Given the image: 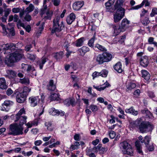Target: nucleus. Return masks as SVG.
Returning <instances> with one entry per match:
<instances>
[{
  "instance_id": "obj_46",
  "label": "nucleus",
  "mask_w": 157,
  "mask_h": 157,
  "mask_svg": "<svg viewBox=\"0 0 157 157\" xmlns=\"http://www.w3.org/2000/svg\"><path fill=\"white\" fill-rule=\"evenodd\" d=\"M154 38L152 37H150L148 39V42L150 44H153L155 46L157 47V43L154 41Z\"/></svg>"
},
{
  "instance_id": "obj_10",
  "label": "nucleus",
  "mask_w": 157,
  "mask_h": 157,
  "mask_svg": "<svg viewBox=\"0 0 157 157\" xmlns=\"http://www.w3.org/2000/svg\"><path fill=\"white\" fill-rule=\"evenodd\" d=\"M13 104V102L12 101L9 100H6L2 104V110L6 111H8L9 110L8 107L12 106Z\"/></svg>"
},
{
  "instance_id": "obj_38",
  "label": "nucleus",
  "mask_w": 157,
  "mask_h": 157,
  "mask_svg": "<svg viewBox=\"0 0 157 157\" xmlns=\"http://www.w3.org/2000/svg\"><path fill=\"white\" fill-rule=\"evenodd\" d=\"M27 119V117H23L20 118L18 120L19 121V125L21 126L24 124L25 123Z\"/></svg>"
},
{
  "instance_id": "obj_43",
  "label": "nucleus",
  "mask_w": 157,
  "mask_h": 157,
  "mask_svg": "<svg viewBox=\"0 0 157 157\" xmlns=\"http://www.w3.org/2000/svg\"><path fill=\"white\" fill-rule=\"evenodd\" d=\"M95 39V37L94 36L89 41L88 44L90 47L91 48L93 47L94 46V42Z\"/></svg>"
},
{
  "instance_id": "obj_22",
  "label": "nucleus",
  "mask_w": 157,
  "mask_h": 157,
  "mask_svg": "<svg viewBox=\"0 0 157 157\" xmlns=\"http://www.w3.org/2000/svg\"><path fill=\"white\" fill-rule=\"evenodd\" d=\"M48 60L47 58L43 57L37 62V64L39 66L40 69H42L44 64Z\"/></svg>"
},
{
  "instance_id": "obj_54",
  "label": "nucleus",
  "mask_w": 157,
  "mask_h": 157,
  "mask_svg": "<svg viewBox=\"0 0 157 157\" xmlns=\"http://www.w3.org/2000/svg\"><path fill=\"white\" fill-rule=\"evenodd\" d=\"M90 108L93 112L96 111L98 109L97 106L93 105H91L90 107Z\"/></svg>"
},
{
  "instance_id": "obj_24",
  "label": "nucleus",
  "mask_w": 157,
  "mask_h": 157,
  "mask_svg": "<svg viewBox=\"0 0 157 157\" xmlns=\"http://www.w3.org/2000/svg\"><path fill=\"white\" fill-rule=\"evenodd\" d=\"M6 72L7 76L10 78H13L16 76V73L14 71L11 70H8Z\"/></svg>"
},
{
  "instance_id": "obj_37",
  "label": "nucleus",
  "mask_w": 157,
  "mask_h": 157,
  "mask_svg": "<svg viewBox=\"0 0 157 157\" xmlns=\"http://www.w3.org/2000/svg\"><path fill=\"white\" fill-rule=\"evenodd\" d=\"M63 53L62 52H57L54 54L53 57L56 59H61L63 57Z\"/></svg>"
},
{
  "instance_id": "obj_12",
  "label": "nucleus",
  "mask_w": 157,
  "mask_h": 157,
  "mask_svg": "<svg viewBox=\"0 0 157 157\" xmlns=\"http://www.w3.org/2000/svg\"><path fill=\"white\" fill-rule=\"evenodd\" d=\"M92 149L93 151L95 153H97L99 151L100 153L101 154L104 153V152L106 151L105 148L102 147L101 144H99L97 146L93 147Z\"/></svg>"
},
{
  "instance_id": "obj_26",
  "label": "nucleus",
  "mask_w": 157,
  "mask_h": 157,
  "mask_svg": "<svg viewBox=\"0 0 157 157\" xmlns=\"http://www.w3.org/2000/svg\"><path fill=\"white\" fill-rule=\"evenodd\" d=\"M8 25L10 26V28L8 27L7 28V30L8 32L9 33L8 36L10 37H11L14 36L15 35V32L14 28L13 27L10 28V23H8Z\"/></svg>"
},
{
  "instance_id": "obj_47",
  "label": "nucleus",
  "mask_w": 157,
  "mask_h": 157,
  "mask_svg": "<svg viewBox=\"0 0 157 157\" xmlns=\"http://www.w3.org/2000/svg\"><path fill=\"white\" fill-rule=\"evenodd\" d=\"M52 125L51 123L50 122H46L45 123V125L47 127V129L50 131H51L53 129Z\"/></svg>"
},
{
  "instance_id": "obj_27",
  "label": "nucleus",
  "mask_w": 157,
  "mask_h": 157,
  "mask_svg": "<svg viewBox=\"0 0 157 157\" xmlns=\"http://www.w3.org/2000/svg\"><path fill=\"white\" fill-rule=\"evenodd\" d=\"M122 151L123 153L124 154H127L131 156L133 154V150L131 146L125 150H123Z\"/></svg>"
},
{
  "instance_id": "obj_13",
  "label": "nucleus",
  "mask_w": 157,
  "mask_h": 157,
  "mask_svg": "<svg viewBox=\"0 0 157 157\" xmlns=\"http://www.w3.org/2000/svg\"><path fill=\"white\" fill-rule=\"evenodd\" d=\"M16 98L17 101L21 103L23 102L25 100L26 96H25V94H24L23 93H19L17 94Z\"/></svg>"
},
{
  "instance_id": "obj_51",
  "label": "nucleus",
  "mask_w": 157,
  "mask_h": 157,
  "mask_svg": "<svg viewBox=\"0 0 157 157\" xmlns=\"http://www.w3.org/2000/svg\"><path fill=\"white\" fill-rule=\"evenodd\" d=\"M107 74L108 71L106 70H104L101 72V76L102 77H106L107 76Z\"/></svg>"
},
{
  "instance_id": "obj_9",
  "label": "nucleus",
  "mask_w": 157,
  "mask_h": 157,
  "mask_svg": "<svg viewBox=\"0 0 157 157\" xmlns=\"http://www.w3.org/2000/svg\"><path fill=\"white\" fill-rule=\"evenodd\" d=\"M29 100L31 106L33 107L36 106L39 103H41L42 104L43 101L40 96L32 97L29 98Z\"/></svg>"
},
{
  "instance_id": "obj_36",
  "label": "nucleus",
  "mask_w": 157,
  "mask_h": 157,
  "mask_svg": "<svg viewBox=\"0 0 157 157\" xmlns=\"http://www.w3.org/2000/svg\"><path fill=\"white\" fill-rule=\"evenodd\" d=\"M125 112L127 113H131L135 115H136L138 114V111H135L132 107H131L129 109H126Z\"/></svg>"
},
{
  "instance_id": "obj_61",
  "label": "nucleus",
  "mask_w": 157,
  "mask_h": 157,
  "mask_svg": "<svg viewBox=\"0 0 157 157\" xmlns=\"http://www.w3.org/2000/svg\"><path fill=\"white\" fill-rule=\"evenodd\" d=\"M69 45V44L67 41H65V42L63 46L66 48V50H67V49H68V48Z\"/></svg>"
},
{
  "instance_id": "obj_1",
  "label": "nucleus",
  "mask_w": 157,
  "mask_h": 157,
  "mask_svg": "<svg viewBox=\"0 0 157 157\" xmlns=\"http://www.w3.org/2000/svg\"><path fill=\"white\" fill-rule=\"evenodd\" d=\"M5 45L3 48L5 50L4 54L10 53L9 58L5 59V62L8 66H11L14 62L18 61L22 58H25L23 54L24 51L20 49H18L14 44L10 43Z\"/></svg>"
},
{
  "instance_id": "obj_53",
  "label": "nucleus",
  "mask_w": 157,
  "mask_h": 157,
  "mask_svg": "<svg viewBox=\"0 0 157 157\" xmlns=\"http://www.w3.org/2000/svg\"><path fill=\"white\" fill-rule=\"evenodd\" d=\"M146 145L147 148V150L150 151H152L154 150V147L153 145H149L148 144Z\"/></svg>"
},
{
  "instance_id": "obj_4",
  "label": "nucleus",
  "mask_w": 157,
  "mask_h": 157,
  "mask_svg": "<svg viewBox=\"0 0 157 157\" xmlns=\"http://www.w3.org/2000/svg\"><path fill=\"white\" fill-rule=\"evenodd\" d=\"M23 128L17 124H11L10 126L9 135H18L23 134Z\"/></svg>"
},
{
  "instance_id": "obj_15",
  "label": "nucleus",
  "mask_w": 157,
  "mask_h": 157,
  "mask_svg": "<svg viewBox=\"0 0 157 157\" xmlns=\"http://www.w3.org/2000/svg\"><path fill=\"white\" fill-rule=\"evenodd\" d=\"M140 64L144 67H146L149 63L148 57L146 56L142 57L140 60Z\"/></svg>"
},
{
  "instance_id": "obj_2",
  "label": "nucleus",
  "mask_w": 157,
  "mask_h": 157,
  "mask_svg": "<svg viewBox=\"0 0 157 157\" xmlns=\"http://www.w3.org/2000/svg\"><path fill=\"white\" fill-rule=\"evenodd\" d=\"M130 21L126 18H124L122 20L121 25L119 27L115 25L111 24V26L113 30V35L116 36L118 35L121 32L124 31L128 27Z\"/></svg>"
},
{
  "instance_id": "obj_52",
  "label": "nucleus",
  "mask_w": 157,
  "mask_h": 157,
  "mask_svg": "<svg viewBox=\"0 0 157 157\" xmlns=\"http://www.w3.org/2000/svg\"><path fill=\"white\" fill-rule=\"evenodd\" d=\"M150 22V21L149 20V19L148 17H145L143 20L142 21V23L145 25H147Z\"/></svg>"
},
{
  "instance_id": "obj_55",
  "label": "nucleus",
  "mask_w": 157,
  "mask_h": 157,
  "mask_svg": "<svg viewBox=\"0 0 157 157\" xmlns=\"http://www.w3.org/2000/svg\"><path fill=\"white\" fill-rule=\"evenodd\" d=\"M144 2H142V3L140 5H137L136 6L132 7V9L137 10L143 6V3Z\"/></svg>"
},
{
  "instance_id": "obj_63",
  "label": "nucleus",
  "mask_w": 157,
  "mask_h": 157,
  "mask_svg": "<svg viewBox=\"0 0 157 157\" xmlns=\"http://www.w3.org/2000/svg\"><path fill=\"white\" fill-rule=\"evenodd\" d=\"M31 16L28 14H27L25 17V19L26 21H30L31 20Z\"/></svg>"
},
{
  "instance_id": "obj_21",
  "label": "nucleus",
  "mask_w": 157,
  "mask_h": 157,
  "mask_svg": "<svg viewBox=\"0 0 157 157\" xmlns=\"http://www.w3.org/2000/svg\"><path fill=\"white\" fill-rule=\"evenodd\" d=\"M8 87V85L6 83V81L4 78H0V88L4 90L6 89Z\"/></svg>"
},
{
  "instance_id": "obj_30",
  "label": "nucleus",
  "mask_w": 157,
  "mask_h": 157,
  "mask_svg": "<svg viewBox=\"0 0 157 157\" xmlns=\"http://www.w3.org/2000/svg\"><path fill=\"white\" fill-rule=\"evenodd\" d=\"M141 112L142 113L145 114L146 116H147L149 118H152L153 116L152 114L147 109L144 108L141 110Z\"/></svg>"
},
{
  "instance_id": "obj_19",
  "label": "nucleus",
  "mask_w": 157,
  "mask_h": 157,
  "mask_svg": "<svg viewBox=\"0 0 157 157\" xmlns=\"http://www.w3.org/2000/svg\"><path fill=\"white\" fill-rule=\"evenodd\" d=\"M75 14L73 13H71L69 16L67 17L66 21L67 23L69 25L71 24L75 20Z\"/></svg>"
},
{
  "instance_id": "obj_25",
  "label": "nucleus",
  "mask_w": 157,
  "mask_h": 157,
  "mask_svg": "<svg viewBox=\"0 0 157 157\" xmlns=\"http://www.w3.org/2000/svg\"><path fill=\"white\" fill-rule=\"evenodd\" d=\"M141 73L142 77L144 78L146 80H148L150 78V75L149 73L145 70H142Z\"/></svg>"
},
{
  "instance_id": "obj_57",
  "label": "nucleus",
  "mask_w": 157,
  "mask_h": 157,
  "mask_svg": "<svg viewBox=\"0 0 157 157\" xmlns=\"http://www.w3.org/2000/svg\"><path fill=\"white\" fill-rule=\"evenodd\" d=\"M101 72H99L97 71H95L93 73L92 76L93 78H95L97 77V76H101L100 75Z\"/></svg>"
},
{
  "instance_id": "obj_45",
  "label": "nucleus",
  "mask_w": 157,
  "mask_h": 157,
  "mask_svg": "<svg viewBox=\"0 0 157 157\" xmlns=\"http://www.w3.org/2000/svg\"><path fill=\"white\" fill-rule=\"evenodd\" d=\"M36 56V55L35 54H32L29 53L27 54V58L32 61H34L35 60Z\"/></svg>"
},
{
  "instance_id": "obj_49",
  "label": "nucleus",
  "mask_w": 157,
  "mask_h": 157,
  "mask_svg": "<svg viewBox=\"0 0 157 157\" xmlns=\"http://www.w3.org/2000/svg\"><path fill=\"white\" fill-rule=\"evenodd\" d=\"M30 89L28 87L26 86L24 88V90L21 93L24 94H25V96H27V95L28 94V93L30 91Z\"/></svg>"
},
{
  "instance_id": "obj_16",
  "label": "nucleus",
  "mask_w": 157,
  "mask_h": 157,
  "mask_svg": "<svg viewBox=\"0 0 157 157\" xmlns=\"http://www.w3.org/2000/svg\"><path fill=\"white\" fill-rule=\"evenodd\" d=\"M25 114V109L24 108L21 109L18 112V113L16 115V120H15V121L16 122L18 121V119L21 117H26L24 115Z\"/></svg>"
},
{
  "instance_id": "obj_44",
  "label": "nucleus",
  "mask_w": 157,
  "mask_h": 157,
  "mask_svg": "<svg viewBox=\"0 0 157 157\" xmlns=\"http://www.w3.org/2000/svg\"><path fill=\"white\" fill-rule=\"evenodd\" d=\"M66 102L69 103L68 105H71L72 106H74L75 104V102L74 99H71L70 100H66L64 102L65 103Z\"/></svg>"
},
{
  "instance_id": "obj_23",
  "label": "nucleus",
  "mask_w": 157,
  "mask_h": 157,
  "mask_svg": "<svg viewBox=\"0 0 157 157\" xmlns=\"http://www.w3.org/2000/svg\"><path fill=\"white\" fill-rule=\"evenodd\" d=\"M103 86L102 87H99V86H96L95 85H94L93 87L98 90L101 91L104 90L106 87L110 86V85L107 81L104 83Z\"/></svg>"
},
{
  "instance_id": "obj_42",
  "label": "nucleus",
  "mask_w": 157,
  "mask_h": 157,
  "mask_svg": "<svg viewBox=\"0 0 157 157\" xmlns=\"http://www.w3.org/2000/svg\"><path fill=\"white\" fill-rule=\"evenodd\" d=\"M95 48H97L101 52H106L107 51V49L104 47L98 44H96L95 46Z\"/></svg>"
},
{
  "instance_id": "obj_50",
  "label": "nucleus",
  "mask_w": 157,
  "mask_h": 157,
  "mask_svg": "<svg viewBox=\"0 0 157 157\" xmlns=\"http://www.w3.org/2000/svg\"><path fill=\"white\" fill-rule=\"evenodd\" d=\"M111 119L109 120V123H114L115 122V120L118 121V118L114 117L113 115H111Z\"/></svg>"
},
{
  "instance_id": "obj_32",
  "label": "nucleus",
  "mask_w": 157,
  "mask_h": 157,
  "mask_svg": "<svg viewBox=\"0 0 157 157\" xmlns=\"http://www.w3.org/2000/svg\"><path fill=\"white\" fill-rule=\"evenodd\" d=\"M131 145L127 141H123L120 144V146L121 149L125 150L128 147H130Z\"/></svg>"
},
{
  "instance_id": "obj_14",
  "label": "nucleus",
  "mask_w": 157,
  "mask_h": 157,
  "mask_svg": "<svg viewBox=\"0 0 157 157\" xmlns=\"http://www.w3.org/2000/svg\"><path fill=\"white\" fill-rule=\"evenodd\" d=\"M90 51L89 48L86 46H83L78 50L79 55L83 56L85 54Z\"/></svg>"
},
{
  "instance_id": "obj_3",
  "label": "nucleus",
  "mask_w": 157,
  "mask_h": 157,
  "mask_svg": "<svg viewBox=\"0 0 157 157\" xmlns=\"http://www.w3.org/2000/svg\"><path fill=\"white\" fill-rule=\"evenodd\" d=\"M113 57L112 55L107 52H104L98 55L96 58V62L99 64L110 61Z\"/></svg>"
},
{
  "instance_id": "obj_35",
  "label": "nucleus",
  "mask_w": 157,
  "mask_h": 157,
  "mask_svg": "<svg viewBox=\"0 0 157 157\" xmlns=\"http://www.w3.org/2000/svg\"><path fill=\"white\" fill-rule=\"evenodd\" d=\"M19 82L21 84L26 85H29L30 83L29 79L25 77L22 79H20Z\"/></svg>"
},
{
  "instance_id": "obj_7",
  "label": "nucleus",
  "mask_w": 157,
  "mask_h": 157,
  "mask_svg": "<svg viewBox=\"0 0 157 157\" xmlns=\"http://www.w3.org/2000/svg\"><path fill=\"white\" fill-rule=\"evenodd\" d=\"M60 19V17L57 16L53 20L54 28L52 30L53 33L59 32L64 28V26L62 21H61L60 24H59Z\"/></svg>"
},
{
  "instance_id": "obj_5",
  "label": "nucleus",
  "mask_w": 157,
  "mask_h": 157,
  "mask_svg": "<svg viewBox=\"0 0 157 157\" xmlns=\"http://www.w3.org/2000/svg\"><path fill=\"white\" fill-rule=\"evenodd\" d=\"M153 128L154 126L151 123L141 121L138 129L140 132L144 133L151 131Z\"/></svg>"
},
{
  "instance_id": "obj_28",
  "label": "nucleus",
  "mask_w": 157,
  "mask_h": 157,
  "mask_svg": "<svg viewBox=\"0 0 157 157\" xmlns=\"http://www.w3.org/2000/svg\"><path fill=\"white\" fill-rule=\"evenodd\" d=\"M122 65L120 62H118L114 66V69L119 73L122 72L123 70L121 67Z\"/></svg>"
},
{
  "instance_id": "obj_59",
  "label": "nucleus",
  "mask_w": 157,
  "mask_h": 157,
  "mask_svg": "<svg viewBox=\"0 0 157 157\" xmlns=\"http://www.w3.org/2000/svg\"><path fill=\"white\" fill-rule=\"evenodd\" d=\"M53 4L55 6H57L59 5L60 3V0H52Z\"/></svg>"
},
{
  "instance_id": "obj_39",
  "label": "nucleus",
  "mask_w": 157,
  "mask_h": 157,
  "mask_svg": "<svg viewBox=\"0 0 157 157\" xmlns=\"http://www.w3.org/2000/svg\"><path fill=\"white\" fill-rule=\"evenodd\" d=\"M27 71L28 72H33V75L36 76V73L35 71V69L34 67H32L31 65H29L27 69Z\"/></svg>"
},
{
  "instance_id": "obj_56",
  "label": "nucleus",
  "mask_w": 157,
  "mask_h": 157,
  "mask_svg": "<svg viewBox=\"0 0 157 157\" xmlns=\"http://www.w3.org/2000/svg\"><path fill=\"white\" fill-rule=\"evenodd\" d=\"M140 93V91L139 89L136 90L133 93V95L136 97H138Z\"/></svg>"
},
{
  "instance_id": "obj_62",
  "label": "nucleus",
  "mask_w": 157,
  "mask_h": 157,
  "mask_svg": "<svg viewBox=\"0 0 157 157\" xmlns=\"http://www.w3.org/2000/svg\"><path fill=\"white\" fill-rule=\"evenodd\" d=\"M13 92V91L11 88H8L6 91V94L8 96L10 95Z\"/></svg>"
},
{
  "instance_id": "obj_11",
  "label": "nucleus",
  "mask_w": 157,
  "mask_h": 157,
  "mask_svg": "<svg viewBox=\"0 0 157 157\" xmlns=\"http://www.w3.org/2000/svg\"><path fill=\"white\" fill-rule=\"evenodd\" d=\"M50 114L53 116H55L57 115L58 116L60 115L61 116H64V112L63 111H59L58 110L56 109L55 108H52L50 111Z\"/></svg>"
},
{
  "instance_id": "obj_17",
  "label": "nucleus",
  "mask_w": 157,
  "mask_h": 157,
  "mask_svg": "<svg viewBox=\"0 0 157 157\" xmlns=\"http://www.w3.org/2000/svg\"><path fill=\"white\" fill-rule=\"evenodd\" d=\"M84 5V2L78 1L74 3L73 6V8L75 10H79Z\"/></svg>"
},
{
  "instance_id": "obj_8",
  "label": "nucleus",
  "mask_w": 157,
  "mask_h": 157,
  "mask_svg": "<svg viewBox=\"0 0 157 157\" xmlns=\"http://www.w3.org/2000/svg\"><path fill=\"white\" fill-rule=\"evenodd\" d=\"M117 11L113 14L114 21L115 23L119 22L124 15L125 9L123 8L116 9Z\"/></svg>"
},
{
  "instance_id": "obj_6",
  "label": "nucleus",
  "mask_w": 157,
  "mask_h": 157,
  "mask_svg": "<svg viewBox=\"0 0 157 157\" xmlns=\"http://www.w3.org/2000/svg\"><path fill=\"white\" fill-rule=\"evenodd\" d=\"M41 17L44 21L47 20H51L53 14L52 10L48 9L47 5L42 8L40 12Z\"/></svg>"
},
{
  "instance_id": "obj_48",
  "label": "nucleus",
  "mask_w": 157,
  "mask_h": 157,
  "mask_svg": "<svg viewBox=\"0 0 157 157\" xmlns=\"http://www.w3.org/2000/svg\"><path fill=\"white\" fill-rule=\"evenodd\" d=\"M150 138L149 136H146L144 138V139L143 140L141 141L142 143L144 142L146 145L147 144L149 143L150 140Z\"/></svg>"
},
{
  "instance_id": "obj_34",
  "label": "nucleus",
  "mask_w": 157,
  "mask_h": 157,
  "mask_svg": "<svg viewBox=\"0 0 157 157\" xmlns=\"http://www.w3.org/2000/svg\"><path fill=\"white\" fill-rule=\"evenodd\" d=\"M136 87L135 83L132 82L129 83L127 86L126 91L129 92L131 91L132 89L135 88Z\"/></svg>"
},
{
  "instance_id": "obj_60",
  "label": "nucleus",
  "mask_w": 157,
  "mask_h": 157,
  "mask_svg": "<svg viewBox=\"0 0 157 157\" xmlns=\"http://www.w3.org/2000/svg\"><path fill=\"white\" fill-rule=\"evenodd\" d=\"M1 26L2 27L3 30V33L5 34L6 35L7 34V31H6V29L5 27V25L1 23L0 24Z\"/></svg>"
},
{
  "instance_id": "obj_29",
  "label": "nucleus",
  "mask_w": 157,
  "mask_h": 157,
  "mask_svg": "<svg viewBox=\"0 0 157 157\" xmlns=\"http://www.w3.org/2000/svg\"><path fill=\"white\" fill-rule=\"evenodd\" d=\"M85 39L84 37H82L77 40L75 44V45L77 47H79L82 46L83 44L84 41Z\"/></svg>"
},
{
  "instance_id": "obj_31",
  "label": "nucleus",
  "mask_w": 157,
  "mask_h": 157,
  "mask_svg": "<svg viewBox=\"0 0 157 157\" xmlns=\"http://www.w3.org/2000/svg\"><path fill=\"white\" fill-rule=\"evenodd\" d=\"M124 2V0H117L114 6L115 9H118L121 8H122L121 6L123 5Z\"/></svg>"
},
{
  "instance_id": "obj_64",
  "label": "nucleus",
  "mask_w": 157,
  "mask_h": 157,
  "mask_svg": "<svg viewBox=\"0 0 157 157\" xmlns=\"http://www.w3.org/2000/svg\"><path fill=\"white\" fill-rule=\"evenodd\" d=\"M32 48V46L31 44L26 45L25 47V50L27 51H29Z\"/></svg>"
},
{
  "instance_id": "obj_40",
  "label": "nucleus",
  "mask_w": 157,
  "mask_h": 157,
  "mask_svg": "<svg viewBox=\"0 0 157 157\" xmlns=\"http://www.w3.org/2000/svg\"><path fill=\"white\" fill-rule=\"evenodd\" d=\"M34 6L32 4H30L29 6L27 7L25 10V12L29 13L32 12L34 9Z\"/></svg>"
},
{
  "instance_id": "obj_33",
  "label": "nucleus",
  "mask_w": 157,
  "mask_h": 157,
  "mask_svg": "<svg viewBox=\"0 0 157 157\" xmlns=\"http://www.w3.org/2000/svg\"><path fill=\"white\" fill-rule=\"evenodd\" d=\"M135 146L136 148L137 152L141 155L143 154V152L142 150V147L139 143V142L136 141L135 142Z\"/></svg>"
},
{
  "instance_id": "obj_58",
  "label": "nucleus",
  "mask_w": 157,
  "mask_h": 157,
  "mask_svg": "<svg viewBox=\"0 0 157 157\" xmlns=\"http://www.w3.org/2000/svg\"><path fill=\"white\" fill-rule=\"evenodd\" d=\"M109 136L111 139H113L115 136L116 133L114 131H111L109 133Z\"/></svg>"
},
{
  "instance_id": "obj_18",
  "label": "nucleus",
  "mask_w": 157,
  "mask_h": 157,
  "mask_svg": "<svg viewBox=\"0 0 157 157\" xmlns=\"http://www.w3.org/2000/svg\"><path fill=\"white\" fill-rule=\"evenodd\" d=\"M47 89L49 91H54L56 89V86L54 84V81L53 80H50L49 82V84L47 86Z\"/></svg>"
},
{
  "instance_id": "obj_41",
  "label": "nucleus",
  "mask_w": 157,
  "mask_h": 157,
  "mask_svg": "<svg viewBox=\"0 0 157 157\" xmlns=\"http://www.w3.org/2000/svg\"><path fill=\"white\" fill-rule=\"evenodd\" d=\"M59 98V95L58 94L56 93H53L52 94L50 97L51 101H54L58 100Z\"/></svg>"
},
{
  "instance_id": "obj_20",
  "label": "nucleus",
  "mask_w": 157,
  "mask_h": 157,
  "mask_svg": "<svg viewBox=\"0 0 157 157\" xmlns=\"http://www.w3.org/2000/svg\"><path fill=\"white\" fill-rule=\"evenodd\" d=\"M141 121L140 119H137L130 123V126L132 128H137L139 129Z\"/></svg>"
}]
</instances>
